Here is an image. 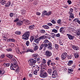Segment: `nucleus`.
<instances>
[{
  "label": "nucleus",
  "mask_w": 80,
  "mask_h": 80,
  "mask_svg": "<svg viewBox=\"0 0 80 80\" xmlns=\"http://www.w3.org/2000/svg\"><path fill=\"white\" fill-rule=\"evenodd\" d=\"M6 3V1H5L2 0V1L1 2V4L2 5H3L4 4H5Z\"/></svg>",
  "instance_id": "58836bf2"
},
{
  "label": "nucleus",
  "mask_w": 80,
  "mask_h": 80,
  "mask_svg": "<svg viewBox=\"0 0 80 80\" xmlns=\"http://www.w3.org/2000/svg\"><path fill=\"white\" fill-rule=\"evenodd\" d=\"M79 20V19H78V18H75L73 20V21L76 22H77Z\"/></svg>",
  "instance_id": "680f3d73"
},
{
  "label": "nucleus",
  "mask_w": 80,
  "mask_h": 80,
  "mask_svg": "<svg viewBox=\"0 0 80 80\" xmlns=\"http://www.w3.org/2000/svg\"><path fill=\"white\" fill-rule=\"evenodd\" d=\"M32 57H33L35 59H37L38 57V54H35L32 55Z\"/></svg>",
  "instance_id": "f3484780"
},
{
  "label": "nucleus",
  "mask_w": 80,
  "mask_h": 80,
  "mask_svg": "<svg viewBox=\"0 0 80 80\" xmlns=\"http://www.w3.org/2000/svg\"><path fill=\"white\" fill-rule=\"evenodd\" d=\"M45 54L47 57H51L52 55V52H51L47 50L45 52Z\"/></svg>",
  "instance_id": "0eeeda50"
},
{
  "label": "nucleus",
  "mask_w": 80,
  "mask_h": 80,
  "mask_svg": "<svg viewBox=\"0 0 80 80\" xmlns=\"http://www.w3.org/2000/svg\"><path fill=\"white\" fill-rule=\"evenodd\" d=\"M69 5H70L72 3V1L70 0H68L67 1Z\"/></svg>",
  "instance_id": "6e6d98bb"
},
{
  "label": "nucleus",
  "mask_w": 80,
  "mask_h": 80,
  "mask_svg": "<svg viewBox=\"0 0 80 80\" xmlns=\"http://www.w3.org/2000/svg\"><path fill=\"white\" fill-rule=\"evenodd\" d=\"M38 69L36 70H37L38 72H40V67H38V66L37 67Z\"/></svg>",
  "instance_id": "4d7b16f0"
},
{
  "label": "nucleus",
  "mask_w": 80,
  "mask_h": 80,
  "mask_svg": "<svg viewBox=\"0 0 80 80\" xmlns=\"http://www.w3.org/2000/svg\"><path fill=\"white\" fill-rule=\"evenodd\" d=\"M47 25H48V26H52L53 25V24H52V23H47Z\"/></svg>",
  "instance_id": "5fc2aeb1"
},
{
  "label": "nucleus",
  "mask_w": 80,
  "mask_h": 80,
  "mask_svg": "<svg viewBox=\"0 0 80 80\" xmlns=\"http://www.w3.org/2000/svg\"><path fill=\"white\" fill-rule=\"evenodd\" d=\"M48 73H49V76L52 75V70L51 69H49L48 70Z\"/></svg>",
  "instance_id": "ddd939ff"
},
{
  "label": "nucleus",
  "mask_w": 80,
  "mask_h": 80,
  "mask_svg": "<svg viewBox=\"0 0 80 80\" xmlns=\"http://www.w3.org/2000/svg\"><path fill=\"white\" fill-rule=\"evenodd\" d=\"M10 2H8L6 4V7H8V6H10Z\"/></svg>",
  "instance_id": "c03bdc74"
},
{
  "label": "nucleus",
  "mask_w": 80,
  "mask_h": 80,
  "mask_svg": "<svg viewBox=\"0 0 80 80\" xmlns=\"http://www.w3.org/2000/svg\"><path fill=\"white\" fill-rule=\"evenodd\" d=\"M7 52H11L12 50L11 48H8L6 49Z\"/></svg>",
  "instance_id": "49530a36"
},
{
  "label": "nucleus",
  "mask_w": 80,
  "mask_h": 80,
  "mask_svg": "<svg viewBox=\"0 0 80 80\" xmlns=\"http://www.w3.org/2000/svg\"><path fill=\"white\" fill-rule=\"evenodd\" d=\"M73 63V61L72 60H70L68 62V66H71V65Z\"/></svg>",
  "instance_id": "2eb2a0df"
},
{
  "label": "nucleus",
  "mask_w": 80,
  "mask_h": 80,
  "mask_svg": "<svg viewBox=\"0 0 80 80\" xmlns=\"http://www.w3.org/2000/svg\"><path fill=\"white\" fill-rule=\"evenodd\" d=\"M15 34H16V35H20V34H21V32L20 31H16L15 32Z\"/></svg>",
  "instance_id": "4c0bfd02"
},
{
  "label": "nucleus",
  "mask_w": 80,
  "mask_h": 80,
  "mask_svg": "<svg viewBox=\"0 0 80 80\" xmlns=\"http://www.w3.org/2000/svg\"><path fill=\"white\" fill-rule=\"evenodd\" d=\"M73 69H68V73H71V72H73Z\"/></svg>",
  "instance_id": "a19ab883"
},
{
  "label": "nucleus",
  "mask_w": 80,
  "mask_h": 80,
  "mask_svg": "<svg viewBox=\"0 0 80 80\" xmlns=\"http://www.w3.org/2000/svg\"><path fill=\"white\" fill-rule=\"evenodd\" d=\"M29 62H30V65L31 66V68H34L35 66L33 65L36 63L37 61L31 58L30 59Z\"/></svg>",
  "instance_id": "7ed1b4c3"
},
{
  "label": "nucleus",
  "mask_w": 80,
  "mask_h": 80,
  "mask_svg": "<svg viewBox=\"0 0 80 80\" xmlns=\"http://www.w3.org/2000/svg\"><path fill=\"white\" fill-rule=\"evenodd\" d=\"M48 46H52V44L51 42H49L48 43H47Z\"/></svg>",
  "instance_id": "864d4df0"
},
{
  "label": "nucleus",
  "mask_w": 80,
  "mask_h": 80,
  "mask_svg": "<svg viewBox=\"0 0 80 80\" xmlns=\"http://www.w3.org/2000/svg\"><path fill=\"white\" fill-rule=\"evenodd\" d=\"M27 52H31L32 53H33L34 52V51H33V49L28 48L27 49Z\"/></svg>",
  "instance_id": "aec40b11"
},
{
  "label": "nucleus",
  "mask_w": 80,
  "mask_h": 80,
  "mask_svg": "<svg viewBox=\"0 0 80 80\" xmlns=\"http://www.w3.org/2000/svg\"><path fill=\"white\" fill-rule=\"evenodd\" d=\"M46 69H41V70H40V74H43V73H45L44 71Z\"/></svg>",
  "instance_id": "c85d7f7f"
},
{
  "label": "nucleus",
  "mask_w": 80,
  "mask_h": 80,
  "mask_svg": "<svg viewBox=\"0 0 80 80\" xmlns=\"http://www.w3.org/2000/svg\"><path fill=\"white\" fill-rule=\"evenodd\" d=\"M5 73V71L4 70L1 71V74L2 75L4 74Z\"/></svg>",
  "instance_id": "774afa93"
},
{
  "label": "nucleus",
  "mask_w": 80,
  "mask_h": 80,
  "mask_svg": "<svg viewBox=\"0 0 80 80\" xmlns=\"http://www.w3.org/2000/svg\"><path fill=\"white\" fill-rule=\"evenodd\" d=\"M13 15H14V13H10V16L11 17H12Z\"/></svg>",
  "instance_id": "bf43d9fd"
},
{
  "label": "nucleus",
  "mask_w": 80,
  "mask_h": 80,
  "mask_svg": "<svg viewBox=\"0 0 80 80\" xmlns=\"http://www.w3.org/2000/svg\"><path fill=\"white\" fill-rule=\"evenodd\" d=\"M34 37L35 39H36V38H39V37L38 35H36V36H34Z\"/></svg>",
  "instance_id": "338daca9"
},
{
  "label": "nucleus",
  "mask_w": 80,
  "mask_h": 80,
  "mask_svg": "<svg viewBox=\"0 0 80 80\" xmlns=\"http://www.w3.org/2000/svg\"><path fill=\"white\" fill-rule=\"evenodd\" d=\"M48 49L49 50H52V46H48Z\"/></svg>",
  "instance_id": "09e8293b"
},
{
  "label": "nucleus",
  "mask_w": 80,
  "mask_h": 80,
  "mask_svg": "<svg viewBox=\"0 0 80 80\" xmlns=\"http://www.w3.org/2000/svg\"><path fill=\"white\" fill-rule=\"evenodd\" d=\"M47 12L46 11L44 10L43 11L42 14V17H43L45 16V15H46L47 16Z\"/></svg>",
  "instance_id": "a211bd4d"
},
{
  "label": "nucleus",
  "mask_w": 80,
  "mask_h": 80,
  "mask_svg": "<svg viewBox=\"0 0 80 80\" xmlns=\"http://www.w3.org/2000/svg\"><path fill=\"white\" fill-rule=\"evenodd\" d=\"M46 38H47V36H46L43 35L39 37L38 38L39 39V40H43V39L45 40V39H46Z\"/></svg>",
  "instance_id": "9b49d317"
},
{
  "label": "nucleus",
  "mask_w": 80,
  "mask_h": 80,
  "mask_svg": "<svg viewBox=\"0 0 80 80\" xmlns=\"http://www.w3.org/2000/svg\"><path fill=\"white\" fill-rule=\"evenodd\" d=\"M18 20H19V18H17L15 20H14V22H18Z\"/></svg>",
  "instance_id": "0e129e2a"
},
{
  "label": "nucleus",
  "mask_w": 80,
  "mask_h": 80,
  "mask_svg": "<svg viewBox=\"0 0 80 80\" xmlns=\"http://www.w3.org/2000/svg\"><path fill=\"white\" fill-rule=\"evenodd\" d=\"M13 64H12V66L14 68H18V64L17 63L16 60L13 59L12 60Z\"/></svg>",
  "instance_id": "20e7f679"
},
{
  "label": "nucleus",
  "mask_w": 80,
  "mask_h": 80,
  "mask_svg": "<svg viewBox=\"0 0 80 80\" xmlns=\"http://www.w3.org/2000/svg\"><path fill=\"white\" fill-rule=\"evenodd\" d=\"M22 39L25 40H28V37H30V32L28 31L24 34L22 36Z\"/></svg>",
  "instance_id": "f257e3e1"
},
{
  "label": "nucleus",
  "mask_w": 80,
  "mask_h": 80,
  "mask_svg": "<svg viewBox=\"0 0 80 80\" xmlns=\"http://www.w3.org/2000/svg\"><path fill=\"white\" fill-rule=\"evenodd\" d=\"M59 43L61 45H63V42L62 41H59Z\"/></svg>",
  "instance_id": "8fccbe9b"
},
{
  "label": "nucleus",
  "mask_w": 80,
  "mask_h": 80,
  "mask_svg": "<svg viewBox=\"0 0 80 80\" xmlns=\"http://www.w3.org/2000/svg\"><path fill=\"white\" fill-rule=\"evenodd\" d=\"M5 57V54H2L1 55V58H3Z\"/></svg>",
  "instance_id": "603ef678"
},
{
  "label": "nucleus",
  "mask_w": 80,
  "mask_h": 80,
  "mask_svg": "<svg viewBox=\"0 0 80 80\" xmlns=\"http://www.w3.org/2000/svg\"><path fill=\"white\" fill-rule=\"evenodd\" d=\"M51 22L53 24H56V23H57V22H56V21H55V20H54V19H53L52 20H51Z\"/></svg>",
  "instance_id": "f704fd0d"
},
{
  "label": "nucleus",
  "mask_w": 80,
  "mask_h": 80,
  "mask_svg": "<svg viewBox=\"0 0 80 80\" xmlns=\"http://www.w3.org/2000/svg\"><path fill=\"white\" fill-rule=\"evenodd\" d=\"M40 40H39L38 38L37 39H35L34 40V42H35V43H36L37 44H38L39 42H40Z\"/></svg>",
  "instance_id": "6ab92c4d"
},
{
  "label": "nucleus",
  "mask_w": 80,
  "mask_h": 80,
  "mask_svg": "<svg viewBox=\"0 0 80 80\" xmlns=\"http://www.w3.org/2000/svg\"><path fill=\"white\" fill-rule=\"evenodd\" d=\"M7 57H8V58H12L13 57V56L11 54H8L7 55Z\"/></svg>",
  "instance_id": "c9c22d12"
},
{
  "label": "nucleus",
  "mask_w": 80,
  "mask_h": 80,
  "mask_svg": "<svg viewBox=\"0 0 80 80\" xmlns=\"http://www.w3.org/2000/svg\"><path fill=\"white\" fill-rule=\"evenodd\" d=\"M76 35L77 37H79L80 39V30H79L77 31L76 33Z\"/></svg>",
  "instance_id": "dca6fc26"
},
{
  "label": "nucleus",
  "mask_w": 80,
  "mask_h": 80,
  "mask_svg": "<svg viewBox=\"0 0 80 80\" xmlns=\"http://www.w3.org/2000/svg\"><path fill=\"white\" fill-rule=\"evenodd\" d=\"M23 23H25L26 25H28L29 24V21L26 20H23L22 21H21L20 22H17L16 23L17 25L18 26H21L23 24Z\"/></svg>",
  "instance_id": "f03ea898"
},
{
  "label": "nucleus",
  "mask_w": 80,
  "mask_h": 80,
  "mask_svg": "<svg viewBox=\"0 0 80 80\" xmlns=\"http://www.w3.org/2000/svg\"><path fill=\"white\" fill-rule=\"evenodd\" d=\"M51 14H52V12L50 11L49 12L47 13L46 16H49V15H50Z\"/></svg>",
  "instance_id": "ea45409f"
},
{
  "label": "nucleus",
  "mask_w": 80,
  "mask_h": 80,
  "mask_svg": "<svg viewBox=\"0 0 80 80\" xmlns=\"http://www.w3.org/2000/svg\"><path fill=\"white\" fill-rule=\"evenodd\" d=\"M34 39H35L34 36H31L30 39L31 42H32V41H33Z\"/></svg>",
  "instance_id": "473e14b6"
},
{
  "label": "nucleus",
  "mask_w": 80,
  "mask_h": 80,
  "mask_svg": "<svg viewBox=\"0 0 80 80\" xmlns=\"http://www.w3.org/2000/svg\"><path fill=\"white\" fill-rule=\"evenodd\" d=\"M63 29H64V28L63 27L61 28L60 29L59 32H61V33H64V31H63Z\"/></svg>",
  "instance_id": "5701e85b"
},
{
  "label": "nucleus",
  "mask_w": 80,
  "mask_h": 80,
  "mask_svg": "<svg viewBox=\"0 0 80 80\" xmlns=\"http://www.w3.org/2000/svg\"><path fill=\"white\" fill-rule=\"evenodd\" d=\"M43 28H44L45 29H49L50 28L47 25H44L42 26Z\"/></svg>",
  "instance_id": "393cba45"
},
{
  "label": "nucleus",
  "mask_w": 80,
  "mask_h": 80,
  "mask_svg": "<svg viewBox=\"0 0 80 80\" xmlns=\"http://www.w3.org/2000/svg\"><path fill=\"white\" fill-rule=\"evenodd\" d=\"M49 42H50L48 39H45L43 42L44 43H49Z\"/></svg>",
  "instance_id": "e433bc0d"
},
{
  "label": "nucleus",
  "mask_w": 80,
  "mask_h": 80,
  "mask_svg": "<svg viewBox=\"0 0 80 80\" xmlns=\"http://www.w3.org/2000/svg\"><path fill=\"white\" fill-rule=\"evenodd\" d=\"M67 35L68 37V38L69 40H73V38H74V37L72 36V35L70 34H67Z\"/></svg>",
  "instance_id": "9d476101"
},
{
  "label": "nucleus",
  "mask_w": 80,
  "mask_h": 80,
  "mask_svg": "<svg viewBox=\"0 0 80 80\" xmlns=\"http://www.w3.org/2000/svg\"><path fill=\"white\" fill-rule=\"evenodd\" d=\"M58 76V74L57 72L55 70H54L52 72V78H57Z\"/></svg>",
  "instance_id": "39448f33"
},
{
  "label": "nucleus",
  "mask_w": 80,
  "mask_h": 80,
  "mask_svg": "<svg viewBox=\"0 0 80 80\" xmlns=\"http://www.w3.org/2000/svg\"><path fill=\"white\" fill-rule=\"evenodd\" d=\"M50 65H52V66H53V65H55V63H53L52 62Z\"/></svg>",
  "instance_id": "69168bd1"
},
{
  "label": "nucleus",
  "mask_w": 80,
  "mask_h": 80,
  "mask_svg": "<svg viewBox=\"0 0 80 80\" xmlns=\"http://www.w3.org/2000/svg\"><path fill=\"white\" fill-rule=\"evenodd\" d=\"M19 68H18L17 69H16L15 71V72H16V73H18V72H19V69H18Z\"/></svg>",
  "instance_id": "de8ad7c7"
},
{
  "label": "nucleus",
  "mask_w": 80,
  "mask_h": 80,
  "mask_svg": "<svg viewBox=\"0 0 80 80\" xmlns=\"http://www.w3.org/2000/svg\"><path fill=\"white\" fill-rule=\"evenodd\" d=\"M35 28V26L34 25H32L29 26V28L30 30H33Z\"/></svg>",
  "instance_id": "4be33fe9"
},
{
  "label": "nucleus",
  "mask_w": 80,
  "mask_h": 80,
  "mask_svg": "<svg viewBox=\"0 0 80 80\" xmlns=\"http://www.w3.org/2000/svg\"><path fill=\"white\" fill-rule=\"evenodd\" d=\"M16 52L17 53L19 54H22V53L20 52V50L19 49V48H18L16 49Z\"/></svg>",
  "instance_id": "b1692460"
},
{
  "label": "nucleus",
  "mask_w": 80,
  "mask_h": 80,
  "mask_svg": "<svg viewBox=\"0 0 80 80\" xmlns=\"http://www.w3.org/2000/svg\"><path fill=\"white\" fill-rule=\"evenodd\" d=\"M55 48L56 50H58V48H59V46L57 44H55Z\"/></svg>",
  "instance_id": "2f4dec72"
},
{
  "label": "nucleus",
  "mask_w": 80,
  "mask_h": 80,
  "mask_svg": "<svg viewBox=\"0 0 80 80\" xmlns=\"http://www.w3.org/2000/svg\"><path fill=\"white\" fill-rule=\"evenodd\" d=\"M3 65H4V66H5V67H9L10 66V64L8 63H4L3 64Z\"/></svg>",
  "instance_id": "7c9ffc66"
},
{
  "label": "nucleus",
  "mask_w": 80,
  "mask_h": 80,
  "mask_svg": "<svg viewBox=\"0 0 80 80\" xmlns=\"http://www.w3.org/2000/svg\"><path fill=\"white\" fill-rule=\"evenodd\" d=\"M51 62H52V61H51L50 60H48L47 62L48 65V66H50V64H51Z\"/></svg>",
  "instance_id": "cd10ccee"
},
{
  "label": "nucleus",
  "mask_w": 80,
  "mask_h": 80,
  "mask_svg": "<svg viewBox=\"0 0 80 80\" xmlns=\"http://www.w3.org/2000/svg\"><path fill=\"white\" fill-rule=\"evenodd\" d=\"M72 48L74 50H79V48L77 46L73 45L72 46Z\"/></svg>",
  "instance_id": "f8f14e48"
},
{
  "label": "nucleus",
  "mask_w": 80,
  "mask_h": 80,
  "mask_svg": "<svg viewBox=\"0 0 80 80\" xmlns=\"http://www.w3.org/2000/svg\"><path fill=\"white\" fill-rule=\"evenodd\" d=\"M38 46L37 45H36L34 47V48L33 50L34 51H37L38 49Z\"/></svg>",
  "instance_id": "412c9836"
},
{
  "label": "nucleus",
  "mask_w": 80,
  "mask_h": 80,
  "mask_svg": "<svg viewBox=\"0 0 80 80\" xmlns=\"http://www.w3.org/2000/svg\"><path fill=\"white\" fill-rule=\"evenodd\" d=\"M42 63H46V60L45 59H42Z\"/></svg>",
  "instance_id": "13d9d810"
},
{
  "label": "nucleus",
  "mask_w": 80,
  "mask_h": 80,
  "mask_svg": "<svg viewBox=\"0 0 80 80\" xmlns=\"http://www.w3.org/2000/svg\"><path fill=\"white\" fill-rule=\"evenodd\" d=\"M51 37H52V38H55V34L53 33H51Z\"/></svg>",
  "instance_id": "bb28decb"
},
{
  "label": "nucleus",
  "mask_w": 80,
  "mask_h": 80,
  "mask_svg": "<svg viewBox=\"0 0 80 80\" xmlns=\"http://www.w3.org/2000/svg\"><path fill=\"white\" fill-rule=\"evenodd\" d=\"M29 44H30V42H29L28 41H27L26 42V45L27 46H28V45H29Z\"/></svg>",
  "instance_id": "3c124183"
},
{
  "label": "nucleus",
  "mask_w": 80,
  "mask_h": 80,
  "mask_svg": "<svg viewBox=\"0 0 80 80\" xmlns=\"http://www.w3.org/2000/svg\"><path fill=\"white\" fill-rule=\"evenodd\" d=\"M52 32H54V33H57V30L54 29L52 30Z\"/></svg>",
  "instance_id": "a18cd8bd"
},
{
  "label": "nucleus",
  "mask_w": 80,
  "mask_h": 80,
  "mask_svg": "<svg viewBox=\"0 0 80 80\" xmlns=\"http://www.w3.org/2000/svg\"><path fill=\"white\" fill-rule=\"evenodd\" d=\"M48 75L47 73L46 72H44L43 73L40 74V77L42 78H46Z\"/></svg>",
  "instance_id": "6e6552de"
},
{
  "label": "nucleus",
  "mask_w": 80,
  "mask_h": 80,
  "mask_svg": "<svg viewBox=\"0 0 80 80\" xmlns=\"http://www.w3.org/2000/svg\"><path fill=\"white\" fill-rule=\"evenodd\" d=\"M69 18H74L75 17H74V15L72 13V14H71L69 16Z\"/></svg>",
  "instance_id": "72a5a7b5"
},
{
  "label": "nucleus",
  "mask_w": 80,
  "mask_h": 80,
  "mask_svg": "<svg viewBox=\"0 0 80 80\" xmlns=\"http://www.w3.org/2000/svg\"><path fill=\"white\" fill-rule=\"evenodd\" d=\"M40 66L41 67V69H44L46 70L47 67V66L45 64H44L43 63H42L40 65Z\"/></svg>",
  "instance_id": "1a4fd4ad"
},
{
  "label": "nucleus",
  "mask_w": 80,
  "mask_h": 80,
  "mask_svg": "<svg viewBox=\"0 0 80 80\" xmlns=\"http://www.w3.org/2000/svg\"><path fill=\"white\" fill-rule=\"evenodd\" d=\"M73 54H74V55L76 58H77L79 57V55H78V54L77 53H73Z\"/></svg>",
  "instance_id": "a878e982"
},
{
  "label": "nucleus",
  "mask_w": 80,
  "mask_h": 80,
  "mask_svg": "<svg viewBox=\"0 0 80 80\" xmlns=\"http://www.w3.org/2000/svg\"><path fill=\"white\" fill-rule=\"evenodd\" d=\"M56 37H60V33H58L56 34Z\"/></svg>",
  "instance_id": "e2e57ef3"
},
{
  "label": "nucleus",
  "mask_w": 80,
  "mask_h": 80,
  "mask_svg": "<svg viewBox=\"0 0 80 80\" xmlns=\"http://www.w3.org/2000/svg\"><path fill=\"white\" fill-rule=\"evenodd\" d=\"M7 41L8 42H15V40L13 38H9L7 39Z\"/></svg>",
  "instance_id": "4468645a"
},
{
  "label": "nucleus",
  "mask_w": 80,
  "mask_h": 80,
  "mask_svg": "<svg viewBox=\"0 0 80 80\" xmlns=\"http://www.w3.org/2000/svg\"><path fill=\"white\" fill-rule=\"evenodd\" d=\"M42 44V45L43 46V47L45 48H47L48 47V44L47 43H44V44Z\"/></svg>",
  "instance_id": "c756f323"
},
{
  "label": "nucleus",
  "mask_w": 80,
  "mask_h": 80,
  "mask_svg": "<svg viewBox=\"0 0 80 80\" xmlns=\"http://www.w3.org/2000/svg\"><path fill=\"white\" fill-rule=\"evenodd\" d=\"M67 57V53L66 52H63L61 55V59L63 60L66 58V57Z\"/></svg>",
  "instance_id": "423d86ee"
},
{
  "label": "nucleus",
  "mask_w": 80,
  "mask_h": 80,
  "mask_svg": "<svg viewBox=\"0 0 80 80\" xmlns=\"http://www.w3.org/2000/svg\"><path fill=\"white\" fill-rule=\"evenodd\" d=\"M43 48V46L42 44L40 46V48H39V50H42V49Z\"/></svg>",
  "instance_id": "79ce46f5"
},
{
  "label": "nucleus",
  "mask_w": 80,
  "mask_h": 80,
  "mask_svg": "<svg viewBox=\"0 0 80 80\" xmlns=\"http://www.w3.org/2000/svg\"><path fill=\"white\" fill-rule=\"evenodd\" d=\"M57 22L58 23V24H60V23L61 22V19H59L57 21Z\"/></svg>",
  "instance_id": "052dcab7"
},
{
  "label": "nucleus",
  "mask_w": 80,
  "mask_h": 80,
  "mask_svg": "<svg viewBox=\"0 0 80 80\" xmlns=\"http://www.w3.org/2000/svg\"><path fill=\"white\" fill-rule=\"evenodd\" d=\"M38 72V71L37 70H36L33 72V73L34 75H37V72Z\"/></svg>",
  "instance_id": "37998d69"
}]
</instances>
